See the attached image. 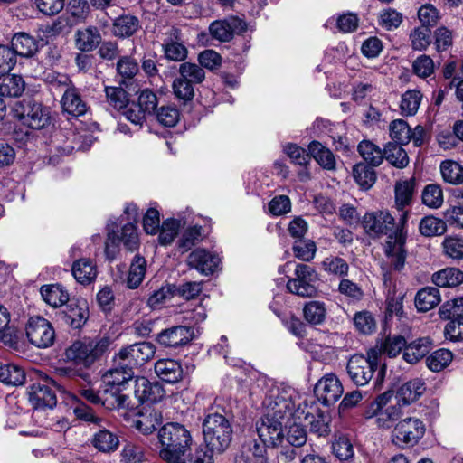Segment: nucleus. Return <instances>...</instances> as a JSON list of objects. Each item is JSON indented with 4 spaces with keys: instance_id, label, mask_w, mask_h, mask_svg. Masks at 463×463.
<instances>
[{
    "instance_id": "nucleus-1",
    "label": "nucleus",
    "mask_w": 463,
    "mask_h": 463,
    "mask_svg": "<svg viewBox=\"0 0 463 463\" xmlns=\"http://www.w3.org/2000/svg\"><path fill=\"white\" fill-rule=\"evenodd\" d=\"M408 212H402L396 222L388 211L366 213L362 221L365 232L373 238L383 235L387 240L383 245L385 257L394 270L403 269L407 258L405 243L407 240Z\"/></svg>"
},
{
    "instance_id": "nucleus-2",
    "label": "nucleus",
    "mask_w": 463,
    "mask_h": 463,
    "mask_svg": "<svg viewBox=\"0 0 463 463\" xmlns=\"http://www.w3.org/2000/svg\"><path fill=\"white\" fill-rule=\"evenodd\" d=\"M160 458L167 463H187L191 456L192 436L182 424L170 422L158 431Z\"/></svg>"
},
{
    "instance_id": "nucleus-3",
    "label": "nucleus",
    "mask_w": 463,
    "mask_h": 463,
    "mask_svg": "<svg viewBox=\"0 0 463 463\" xmlns=\"http://www.w3.org/2000/svg\"><path fill=\"white\" fill-rule=\"evenodd\" d=\"M306 402L307 399H303L293 388L272 383L262 402L264 415L290 423L291 420H298L296 413L299 402Z\"/></svg>"
},
{
    "instance_id": "nucleus-4",
    "label": "nucleus",
    "mask_w": 463,
    "mask_h": 463,
    "mask_svg": "<svg viewBox=\"0 0 463 463\" xmlns=\"http://www.w3.org/2000/svg\"><path fill=\"white\" fill-rule=\"evenodd\" d=\"M204 441L210 452L221 454L231 445L232 427L230 420L220 413L208 414L203 422Z\"/></svg>"
},
{
    "instance_id": "nucleus-5",
    "label": "nucleus",
    "mask_w": 463,
    "mask_h": 463,
    "mask_svg": "<svg viewBox=\"0 0 463 463\" xmlns=\"http://www.w3.org/2000/svg\"><path fill=\"white\" fill-rule=\"evenodd\" d=\"M124 214L127 216L128 222L122 227L120 235H118L115 229L118 223L115 221H109L107 224V241H106V253L109 254L110 246H118L122 242L128 250H135L139 245L138 235L135 222L139 215L138 208L134 203H128L125 207Z\"/></svg>"
},
{
    "instance_id": "nucleus-6",
    "label": "nucleus",
    "mask_w": 463,
    "mask_h": 463,
    "mask_svg": "<svg viewBox=\"0 0 463 463\" xmlns=\"http://www.w3.org/2000/svg\"><path fill=\"white\" fill-rule=\"evenodd\" d=\"M402 406L393 400L392 392H385L378 395L364 411L366 419L375 418L379 428L390 429L401 418Z\"/></svg>"
},
{
    "instance_id": "nucleus-7",
    "label": "nucleus",
    "mask_w": 463,
    "mask_h": 463,
    "mask_svg": "<svg viewBox=\"0 0 463 463\" xmlns=\"http://www.w3.org/2000/svg\"><path fill=\"white\" fill-rule=\"evenodd\" d=\"M108 338L90 339L83 338L73 342L65 351L68 360L85 367L90 366L108 349Z\"/></svg>"
},
{
    "instance_id": "nucleus-8",
    "label": "nucleus",
    "mask_w": 463,
    "mask_h": 463,
    "mask_svg": "<svg viewBox=\"0 0 463 463\" xmlns=\"http://www.w3.org/2000/svg\"><path fill=\"white\" fill-rule=\"evenodd\" d=\"M378 352L370 350L367 356L354 354L347 362L346 370L351 381L357 386H364L377 369Z\"/></svg>"
},
{
    "instance_id": "nucleus-9",
    "label": "nucleus",
    "mask_w": 463,
    "mask_h": 463,
    "mask_svg": "<svg viewBox=\"0 0 463 463\" xmlns=\"http://www.w3.org/2000/svg\"><path fill=\"white\" fill-rule=\"evenodd\" d=\"M296 415L298 420H305L307 422L311 433L316 434L317 437L329 435L331 431L330 416L319 410L313 400L299 402Z\"/></svg>"
},
{
    "instance_id": "nucleus-10",
    "label": "nucleus",
    "mask_w": 463,
    "mask_h": 463,
    "mask_svg": "<svg viewBox=\"0 0 463 463\" xmlns=\"http://www.w3.org/2000/svg\"><path fill=\"white\" fill-rule=\"evenodd\" d=\"M295 277L288 279V290L302 298H312L317 293L315 283L317 280V273L309 265L298 263L295 267Z\"/></svg>"
},
{
    "instance_id": "nucleus-11",
    "label": "nucleus",
    "mask_w": 463,
    "mask_h": 463,
    "mask_svg": "<svg viewBox=\"0 0 463 463\" xmlns=\"http://www.w3.org/2000/svg\"><path fill=\"white\" fill-rule=\"evenodd\" d=\"M28 341L37 348H48L55 341V330L52 323L43 317H32L25 326Z\"/></svg>"
},
{
    "instance_id": "nucleus-12",
    "label": "nucleus",
    "mask_w": 463,
    "mask_h": 463,
    "mask_svg": "<svg viewBox=\"0 0 463 463\" xmlns=\"http://www.w3.org/2000/svg\"><path fill=\"white\" fill-rule=\"evenodd\" d=\"M424 433V423L418 418L409 417L396 423L392 439L399 446L412 447L418 444Z\"/></svg>"
},
{
    "instance_id": "nucleus-13",
    "label": "nucleus",
    "mask_w": 463,
    "mask_h": 463,
    "mask_svg": "<svg viewBox=\"0 0 463 463\" xmlns=\"http://www.w3.org/2000/svg\"><path fill=\"white\" fill-rule=\"evenodd\" d=\"M288 423L264 415L256 423V430L260 439L267 447H278L284 440L283 426Z\"/></svg>"
},
{
    "instance_id": "nucleus-14",
    "label": "nucleus",
    "mask_w": 463,
    "mask_h": 463,
    "mask_svg": "<svg viewBox=\"0 0 463 463\" xmlns=\"http://www.w3.org/2000/svg\"><path fill=\"white\" fill-rule=\"evenodd\" d=\"M317 399L326 406L335 404L343 395L344 388L334 373H326L315 385Z\"/></svg>"
},
{
    "instance_id": "nucleus-15",
    "label": "nucleus",
    "mask_w": 463,
    "mask_h": 463,
    "mask_svg": "<svg viewBox=\"0 0 463 463\" xmlns=\"http://www.w3.org/2000/svg\"><path fill=\"white\" fill-rule=\"evenodd\" d=\"M156 347L150 342H140L122 348L117 358L122 363L132 366L143 365L154 357Z\"/></svg>"
},
{
    "instance_id": "nucleus-16",
    "label": "nucleus",
    "mask_w": 463,
    "mask_h": 463,
    "mask_svg": "<svg viewBox=\"0 0 463 463\" xmlns=\"http://www.w3.org/2000/svg\"><path fill=\"white\" fill-rule=\"evenodd\" d=\"M186 263L189 268L208 276L213 274L218 269L221 259L215 253L198 248L188 255Z\"/></svg>"
},
{
    "instance_id": "nucleus-17",
    "label": "nucleus",
    "mask_w": 463,
    "mask_h": 463,
    "mask_svg": "<svg viewBox=\"0 0 463 463\" xmlns=\"http://www.w3.org/2000/svg\"><path fill=\"white\" fill-rule=\"evenodd\" d=\"M119 367L112 368L103 375L104 395L123 391L134 376L133 369L119 361Z\"/></svg>"
},
{
    "instance_id": "nucleus-18",
    "label": "nucleus",
    "mask_w": 463,
    "mask_h": 463,
    "mask_svg": "<svg viewBox=\"0 0 463 463\" xmlns=\"http://www.w3.org/2000/svg\"><path fill=\"white\" fill-rule=\"evenodd\" d=\"M245 23L236 17L230 16L226 19L216 20L210 24L209 32L213 38L220 42H229L233 37L234 33L244 31Z\"/></svg>"
},
{
    "instance_id": "nucleus-19",
    "label": "nucleus",
    "mask_w": 463,
    "mask_h": 463,
    "mask_svg": "<svg viewBox=\"0 0 463 463\" xmlns=\"http://www.w3.org/2000/svg\"><path fill=\"white\" fill-rule=\"evenodd\" d=\"M194 336V329L184 326H172L162 330L156 336L158 344L175 348L188 344Z\"/></svg>"
},
{
    "instance_id": "nucleus-20",
    "label": "nucleus",
    "mask_w": 463,
    "mask_h": 463,
    "mask_svg": "<svg viewBox=\"0 0 463 463\" xmlns=\"http://www.w3.org/2000/svg\"><path fill=\"white\" fill-rule=\"evenodd\" d=\"M28 395L31 405L35 409L52 408L57 402L55 392L46 383H33Z\"/></svg>"
},
{
    "instance_id": "nucleus-21",
    "label": "nucleus",
    "mask_w": 463,
    "mask_h": 463,
    "mask_svg": "<svg viewBox=\"0 0 463 463\" xmlns=\"http://www.w3.org/2000/svg\"><path fill=\"white\" fill-rule=\"evenodd\" d=\"M164 395V389L158 383H151L146 377L136 379L135 396L140 402H157Z\"/></svg>"
},
{
    "instance_id": "nucleus-22",
    "label": "nucleus",
    "mask_w": 463,
    "mask_h": 463,
    "mask_svg": "<svg viewBox=\"0 0 463 463\" xmlns=\"http://www.w3.org/2000/svg\"><path fill=\"white\" fill-rule=\"evenodd\" d=\"M61 104L63 112L73 117L82 116L88 110L86 102L82 100L79 90L73 86L66 89L61 99Z\"/></svg>"
},
{
    "instance_id": "nucleus-23",
    "label": "nucleus",
    "mask_w": 463,
    "mask_h": 463,
    "mask_svg": "<svg viewBox=\"0 0 463 463\" xmlns=\"http://www.w3.org/2000/svg\"><path fill=\"white\" fill-rule=\"evenodd\" d=\"M156 374L164 382L175 383L183 378L181 364L174 359H160L155 364Z\"/></svg>"
},
{
    "instance_id": "nucleus-24",
    "label": "nucleus",
    "mask_w": 463,
    "mask_h": 463,
    "mask_svg": "<svg viewBox=\"0 0 463 463\" xmlns=\"http://www.w3.org/2000/svg\"><path fill=\"white\" fill-rule=\"evenodd\" d=\"M71 273L78 283L90 285L96 279L98 269L92 260L81 258L72 263Z\"/></svg>"
},
{
    "instance_id": "nucleus-25",
    "label": "nucleus",
    "mask_w": 463,
    "mask_h": 463,
    "mask_svg": "<svg viewBox=\"0 0 463 463\" xmlns=\"http://www.w3.org/2000/svg\"><path fill=\"white\" fill-rule=\"evenodd\" d=\"M424 390V383L420 379H413L399 388L397 393L393 395V400L401 406L409 405L417 401Z\"/></svg>"
},
{
    "instance_id": "nucleus-26",
    "label": "nucleus",
    "mask_w": 463,
    "mask_h": 463,
    "mask_svg": "<svg viewBox=\"0 0 463 463\" xmlns=\"http://www.w3.org/2000/svg\"><path fill=\"white\" fill-rule=\"evenodd\" d=\"M101 42V34L96 26L79 29L75 33V45L81 52H91Z\"/></svg>"
},
{
    "instance_id": "nucleus-27",
    "label": "nucleus",
    "mask_w": 463,
    "mask_h": 463,
    "mask_svg": "<svg viewBox=\"0 0 463 463\" xmlns=\"http://www.w3.org/2000/svg\"><path fill=\"white\" fill-rule=\"evenodd\" d=\"M415 191V181L414 179L401 180L395 184V207L402 213V212H408L404 210L405 207L409 206L413 198Z\"/></svg>"
},
{
    "instance_id": "nucleus-28",
    "label": "nucleus",
    "mask_w": 463,
    "mask_h": 463,
    "mask_svg": "<svg viewBox=\"0 0 463 463\" xmlns=\"http://www.w3.org/2000/svg\"><path fill=\"white\" fill-rule=\"evenodd\" d=\"M94 432L91 443L99 451L109 453L115 451L119 444L118 438L112 431L107 430L104 423Z\"/></svg>"
},
{
    "instance_id": "nucleus-29",
    "label": "nucleus",
    "mask_w": 463,
    "mask_h": 463,
    "mask_svg": "<svg viewBox=\"0 0 463 463\" xmlns=\"http://www.w3.org/2000/svg\"><path fill=\"white\" fill-rule=\"evenodd\" d=\"M11 43L15 56L31 57L38 51V41L26 33H15Z\"/></svg>"
},
{
    "instance_id": "nucleus-30",
    "label": "nucleus",
    "mask_w": 463,
    "mask_h": 463,
    "mask_svg": "<svg viewBox=\"0 0 463 463\" xmlns=\"http://www.w3.org/2000/svg\"><path fill=\"white\" fill-rule=\"evenodd\" d=\"M89 318V307L85 300L70 304L66 307L65 320L72 328H81Z\"/></svg>"
},
{
    "instance_id": "nucleus-31",
    "label": "nucleus",
    "mask_w": 463,
    "mask_h": 463,
    "mask_svg": "<svg viewBox=\"0 0 463 463\" xmlns=\"http://www.w3.org/2000/svg\"><path fill=\"white\" fill-rule=\"evenodd\" d=\"M43 299L51 307H59L69 301V293L61 284L43 285L40 289Z\"/></svg>"
},
{
    "instance_id": "nucleus-32",
    "label": "nucleus",
    "mask_w": 463,
    "mask_h": 463,
    "mask_svg": "<svg viewBox=\"0 0 463 463\" xmlns=\"http://www.w3.org/2000/svg\"><path fill=\"white\" fill-rule=\"evenodd\" d=\"M440 293L437 288L426 287L420 289L415 296V307L420 312H427L440 302Z\"/></svg>"
},
{
    "instance_id": "nucleus-33",
    "label": "nucleus",
    "mask_w": 463,
    "mask_h": 463,
    "mask_svg": "<svg viewBox=\"0 0 463 463\" xmlns=\"http://www.w3.org/2000/svg\"><path fill=\"white\" fill-rule=\"evenodd\" d=\"M21 119L24 124L33 129L43 128L49 121L48 113L43 109L41 104L34 103L27 108L22 114Z\"/></svg>"
},
{
    "instance_id": "nucleus-34",
    "label": "nucleus",
    "mask_w": 463,
    "mask_h": 463,
    "mask_svg": "<svg viewBox=\"0 0 463 463\" xmlns=\"http://www.w3.org/2000/svg\"><path fill=\"white\" fill-rule=\"evenodd\" d=\"M431 341L428 337L419 338L406 345L402 357L409 364H415L430 350Z\"/></svg>"
},
{
    "instance_id": "nucleus-35",
    "label": "nucleus",
    "mask_w": 463,
    "mask_h": 463,
    "mask_svg": "<svg viewBox=\"0 0 463 463\" xmlns=\"http://www.w3.org/2000/svg\"><path fill=\"white\" fill-rule=\"evenodd\" d=\"M146 260L137 254L131 261L128 275L127 278V286L129 288H137L145 279L146 273Z\"/></svg>"
},
{
    "instance_id": "nucleus-36",
    "label": "nucleus",
    "mask_w": 463,
    "mask_h": 463,
    "mask_svg": "<svg viewBox=\"0 0 463 463\" xmlns=\"http://www.w3.org/2000/svg\"><path fill=\"white\" fill-rule=\"evenodd\" d=\"M308 151L317 164L326 170L335 168V158L330 149L318 141H313L308 146Z\"/></svg>"
},
{
    "instance_id": "nucleus-37",
    "label": "nucleus",
    "mask_w": 463,
    "mask_h": 463,
    "mask_svg": "<svg viewBox=\"0 0 463 463\" xmlns=\"http://www.w3.org/2000/svg\"><path fill=\"white\" fill-rule=\"evenodd\" d=\"M25 83L19 75H6L0 78V98L19 97L24 90Z\"/></svg>"
},
{
    "instance_id": "nucleus-38",
    "label": "nucleus",
    "mask_w": 463,
    "mask_h": 463,
    "mask_svg": "<svg viewBox=\"0 0 463 463\" xmlns=\"http://www.w3.org/2000/svg\"><path fill=\"white\" fill-rule=\"evenodd\" d=\"M432 282L438 287H456L463 282V272L456 268H447L435 272Z\"/></svg>"
},
{
    "instance_id": "nucleus-39",
    "label": "nucleus",
    "mask_w": 463,
    "mask_h": 463,
    "mask_svg": "<svg viewBox=\"0 0 463 463\" xmlns=\"http://www.w3.org/2000/svg\"><path fill=\"white\" fill-rule=\"evenodd\" d=\"M172 31L175 40L170 38L164 42L162 47L166 59L175 61H184L188 53L187 48L177 40L178 30L173 29Z\"/></svg>"
},
{
    "instance_id": "nucleus-40",
    "label": "nucleus",
    "mask_w": 463,
    "mask_h": 463,
    "mask_svg": "<svg viewBox=\"0 0 463 463\" xmlns=\"http://www.w3.org/2000/svg\"><path fill=\"white\" fill-rule=\"evenodd\" d=\"M140 27L139 20L133 15H121L113 23L116 36L125 38L133 35Z\"/></svg>"
},
{
    "instance_id": "nucleus-41",
    "label": "nucleus",
    "mask_w": 463,
    "mask_h": 463,
    "mask_svg": "<svg viewBox=\"0 0 463 463\" xmlns=\"http://www.w3.org/2000/svg\"><path fill=\"white\" fill-rule=\"evenodd\" d=\"M161 423V413L151 410L146 413L140 414L139 418L135 420L134 426L144 435H149L153 433Z\"/></svg>"
},
{
    "instance_id": "nucleus-42",
    "label": "nucleus",
    "mask_w": 463,
    "mask_h": 463,
    "mask_svg": "<svg viewBox=\"0 0 463 463\" xmlns=\"http://www.w3.org/2000/svg\"><path fill=\"white\" fill-rule=\"evenodd\" d=\"M0 382L5 385L19 386L25 382V373L23 368L13 364L0 366Z\"/></svg>"
},
{
    "instance_id": "nucleus-43",
    "label": "nucleus",
    "mask_w": 463,
    "mask_h": 463,
    "mask_svg": "<svg viewBox=\"0 0 463 463\" xmlns=\"http://www.w3.org/2000/svg\"><path fill=\"white\" fill-rule=\"evenodd\" d=\"M358 151L371 166H378L383 161L384 151L370 141H362L358 146Z\"/></svg>"
},
{
    "instance_id": "nucleus-44",
    "label": "nucleus",
    "mask_w": 463,
    "mask_h": 463,
    "mask_svg": "<svg viewBox=\"0 0 463 463\" xmlns=\"http://www.w3.org/2000/svg\"><path fill=\"white\" fill-rule=\"evenodd\" d=\"M322 269L328 275L344 278L348 275L349 265L338 256H328L321 262Z\"/></svg>"
},
{
    "instance_id": "nucleus-45",
    "label": "nucleus",
    "mask_w": 463,
    "mask_h": 463,
    "mask_svg": "<svg viewBox=\"0 0 463 463\" xmlns=\"http://www.w3.org/2000/svg\"><path fill=\"white\" fill-rule=\"evenodd\" d=\"M422 100V94L418 90H408L401 99L400 109L404 116H413L417 113Z\"/></svg>"
},
{
    "instance_id": "nucleus-46",
    "label": "nucleus",
    "mask_w": 463,
    "mask_h": 463,
    "mask_svg": "<svg viewBox=\"0 0 463 463\" xmlns=\"http://www.w3.org/2000/svg\"><path fill=\"white\" fill-rule=\"evenodd\" d=\"M383 158L397 168H404L409 164L407 152L399 144L389 143L384 148Z\"/></svg>"
},
{
    "instance_id": "nucleus-47",
    "label": "nucleus",
    "mask_w": 463,
    "mask_h": 463,
    "mask_svg": "<svg viewBox=\"0 0 463 463\" xmlns=\"http://www.w3.org/2000/svg\"><path fill=\"white\" fill-rule=\"evenodd\" d=\"M440 173L443 180L451 184L463 183V166L452 160H446L440 164Z\"/></svg>"
},
{
    "instance_id": "nucleus-48",
    "label": "nucleus",
    "mask_w": 463,
    "mask_h": 463,
    "mask_svg": "<svg viewBox=\"0 0 463 463\" xmlns=\"http://www.w3.org/2000/svg\"><path fill=\"white\" fill-rule=\"evenodd\" d=\"M420 232L425 237L439 236L446 232V222L434 216L424 217L419 225Z\"/></svg>"
},
{
    "instance_id": "nucleus-49",
    "label": "nucleus",
    "mask_w": 463,
    "mask_h": 463,
    "mask_svg": "<svg viewBox=\"0 0 463 463\" xmlns=\"http://www.w3.org/2000/svg\"><path fill=\"white\" fill-rule=\"evenodd\" d=\"M122 391H118L116 393H109L104 395L102 400V405L108 410H126L134 411L135 406L131 404V401L128 395L121 393Z\"/></svg>"
},
{
    "instance_id": "nucleus-50",
    "label": "nucleus",
    "mask_w": 463,
    "mask_h": 463,
    "mask_svg": "<svg viewBox=\"0 0 463 463\" xmlns=\"http://www.w3.org/2000/svg\"><path fill=\"white\" fill-rule=\"evenodd\" d=\"M305 319L312 325H320L325 321L326 308L324 302L309 301L303 308Z\"/></svg>"
},
{
    "instance_id": "nucleus-51",
    "label": "nucleus",
    "mask_w": 463,
    "mask_h": 463,
    "mask_svg": "<svg viewBox=\"0 0 463 463\" xmlns=\"http://www.w3.org/2000/svg\"><path fill=\"white\" fill-rule=\"evenodd\" d=\"M373 166L365 164H357L353 168L355 182L364 189H369L376 180Z\"/></svg>"
},
{
    "instance_id": "nucleus-52",
    "label": "nucleus",
    "mask_w": 463,
    "mask_h": 463,
    "mask_svg": "<svg viewBox=\"0 0 463 463\" xmlns=\"http://www.w3.org/2000/svg\"><path fill=\"white\" fill-rule=\"evenodd\" d=\"M422 203L431 209H439L443 204V192L440 185L430 184L422 191Z\"/></svg>"
},
{
    "instance_id": "nucleus-53",
    "label": "nucleus",
    "mask_w": 463,
    "mask_h": 463,
    "mask_svg": "<svg viewBox=\"0 0 463 463\" xmlns=\"http://www.w3.org/2000/svg\"><path fill=\"white\" fill-rule=\"evenodd\" d=\"M453 354L448 349H439L427 357V366L433 372H440L452 361Z\"/></svg>"
},
{
    "instance_id": "nucleus-54",
    "label": "nucleus",
    "mask_w": 463,
    "mask_h": 463,
    "mask_svg": "<svg viewBox=\"0 0 463 463\" xmlns=\"http://www.w3.org/2000/svg\"><path fill=\"white\" fill-rule=\"evenodd\" d=\"M431 32L430 28L419 26L410 33V41L413 50L425 51L431 43Z\"/></svg>"
},
{
    "instance_id": "nucleus-55",
    "label": "nucleus",
    "mask_w": 463,
    "mask_h": 463,
    "mask_svg": "<svg viewBox=\"0 0 463 463\" xmlns=\"http://www.w3.org/2000/svg\"><path fill=\"white\" fill-rule=\"evenodd\" d=\"M123 463H143L146 461L145 448L135 442H127L121 450Z\"/></svg>"
},
{
    "instance_id": "nucleus-56",
    "label": "nucleus",
    "mask_w": 463,
    "mask_h": 463,
    "mask_svg": "<svg viewBox=\"0 0 463 463\" xmlns=\"http://www.w3.org/2000/svg\"><path fill=\"white\" fill-rule=\"evenodd\" d=\"M332 452L340 461H349L354 456V449L351 440L341 436L332 443Z\"/></svg>"
},
{
    "instance_id": "nucleus-57",
    "label": "nucleus",
    "mask_w": 463,
    "mask_h": 463,
    "mask_svg": "<svg viewBox=\"0 0 463 463\" xmlns=\"http://www.w3.org/2000/svg\"><path fill=\"white\" fill-rule=\"evenodd\" d=\"M411 128L403 119H396L390 124V137L399 145H406L410 142Z\"/></svg>"
},
{
    "instance_id": "nucleus-58",
    "label": "nucleus",
    "mask_w": 463,
    "mask_h": 463,
    "mask_svg": "<svg viewBox=\"0 0 463 463\" xmlns=\"http://www.w3.org/2000/svg\"><path fill=\"white\" fill-rule=\"evenodd\" d=\"M288 430L286 435V440L293 447H301L307 442V431L302 426V421L291 420L288 424Z\"/></svg>"
},
{
    "instance_id": "nucleus-59",
    "label": "nucleus",
    "mask_w": 463,
    "mask_h": 463,
    "mask_svg": "<svg viewBox=\"0 0 463 463\" xmlns=\"http://www.w3.org/2000/svg\"><path fill=\"white\" fill-rule=\"evenodd\" d=\"M439 316L445 320L463 317V298H456L442 304Z\"/></svg>"
},
{
    "instance_id": "nucleus-60",
    "label": "nucleus",
    "mask_w": 463,
    "mask_h": 463,
    "mask_svg": "<svg viewBox=\"0 0 463 463\" xmlns=\"http://www.w3.org/2000/svg\"><path fill=\"white\" fill-rule=\"evenodd\" d=\"M107 101L114 109L119 110L125 109L129 101L128 95L121 87H106Z\"/></svg>"
},
{
    "instance_id": "nucleus-61",
    "label": "nucleus",
    "mask_w": 463,
    "mask_h": 463,
    "mask_svg": "<svg viewBox=\"0 0 463 463\" xmlns=\"http://www.w3.org/2000/svg\"><path fill=\"white\" fill-rule=\"evenodd\" d=\"M138 71V63L131 57L124 56L117 62V71L122 78L123 83L128 80H132L137 74Z\"/></svg>"
},
{
    "instance_id": "nucleus-62",
    "label": "nucleus",
    "mask_w": 463,
    "mask_h": 463,
    "mask_svg": "<svg viewBox=\"0 0 463 463\" xmlns=\"http://www.w3.org/2000/svg\"><path fill=\"white\" fill-rule=\"evenodd\" d=\"M412 71L421 79L430 77L435 71L433 60L426 54L420 55L412 62Z\"/></svg>"
},
{
    "instance_id": "nucleus-63",
    "label": "nucleus",
    "mask_w": 463,
    "mask_h": 463,
    "mask_svg": "<svg viewBox=\"0 0 463 463\" xmlns=\"http://www.w3.org/2000/svg\"><path fill=\"white\" fill-rule=\"evenodd\" d=\"M264 447L255 443L253 449L249 451L241 452L235 457V463H268V458L264 455Z\"/></svg>"
},
{
    "instance_id": "nucleus-64",
    "label": "nucleus",
    "mask_w": 463,
    "mask_h": 463,
    "mask_svg": "<svg viewBox=\"0 0 463 463\" xmlns=\"http://www.w3.org/2000/svg\"><path fill=\"white\" fill-rule=\"evenodd\" d=\"M179 73L186 80L193 84L201 83L204 78V71L197 64L184 62L179 67Z\"/></svg>"
}]
</instances>
